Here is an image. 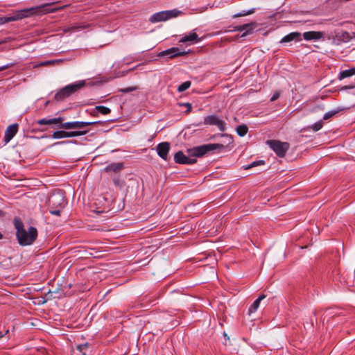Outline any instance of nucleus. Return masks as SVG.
Instances as JSON below:
<instances>
[{
	"instance_id": "obj_38",
	"label": "nucleus",
	"mask_w": 355,
	"mask_h": 355,
	"mask_svg": "<svg viewBox=\"0 0 355 355\" xmlns=\"http://www.w3.org/2000/svg\"><path fill=\"white\" fill-rule=\"evenodd\" d=\"M70 142H71L70 141H63L60 142L59 144H69Z\"/></svg>"
},
{
	"instance_id": "obj_9",
	"label": "nucleus",
	"mask_w": 355,
	"mask_h": 355,
	"mask_svg": "<svg viewBox=\"0 0 355 355\" xmlns=\"http://www.w3.org/2000/svg\"><path fill=\"white\" fill-rule=\"evenodd\" d=\"M88 132V130H75V131H64V130H58L55 131L52 137L55 139H62V138H71L74 137H79L82 135H85Z\"/></svg>"
},
{
	"instance_id": "obj_30",
	"label": "nucleus",
	"mask_w": 355,
	"mask_h": 355,
	"mask_svg": "<svg viewBox=\"0 0 355 355\" xmlns=\"http://www.w3.org/2000/svg\"><path fill=\"white\" fill-rule=\"evenodd\" d=\"M338 112V110H331L326 112L323 116V120H328L332 116H335Z\"/></svg>"
},
{
	"instance_id": "obj_15",
	"label": "nucleus",
	"mask_w": 355,
	"mask_h": 355,
	"mask_svg": "<svg viewBox=\"0 0 355 355\" xmlns=\"http://www.w3.org/2000/svg\"><path fill=\"white\" fill-rule=\"evenodd\" d=\"M63 118L58 117V118H52V119H46L43 118L39 119L36 121L37 125H53L55 124L58 125V128H60V124H62Z\"/></svg>"
},
{
	"instance_id": "obj_8",
	"label": "nucleus",
	"mask_w": 355,
	"mask_h": 355,
	"mask_svg": "<svg viewBox=\"0 0 355 355\" xmlns=\"http://www.w3.org/2000/svg\"><path fill=\"white\" fill-rule=\"evenodd\" d=\"M101 121H71L66 122L60 124V128L69 130V129H80L89 125L100 124Z\"/></svg>"
},
{
	"instance_id": "obj_16",
	"label": "nucleus",
	"mask_w": 355,
	"mask_h": 355,
	"mask_svg": "<svg viewBox=\"0 0 355 355\" xmlns=\"http://www.w3.org/2000/svg\"><path fill=\"white\" fill-rule=\"evenodd\" d=\"M324 37V33L320 31H307L304 33L303 37L305 40H318Z\"/></svg>"
},
{
	"instance_id": "obj_31",
	"label": "nucleus",
	"mask_w": 355,
	"mask_h": 355,
	"mask_svg": "<svg viewBox=\"0 0 355 355\" xmlns=\"http://www.w3.org/2000/svg\"><path fill=\"white\" fill-rule=\"evenodd\" d=\"M52 64H55V61L53 60L44 61L40 64V66H49V65H52Z\"/></svg>"
},
{
	"instance_id": "obj_5",
	"label": "nucleus",
	"mask_w": 355,
	"mask_h": 355,
	"mask_svg": "<svg viewBox=\"0 0 355 355\" xmlns=\"http://www.w3.org/2000/svg\"><path fill=\"white\" fill-rule=\"evenodd\" d=\"M85 85V81L81 80L78 83L67 85L55 94L54 98L57 101H62L84 87Z\"/></svg>"
},
{
	"instance_id": "obj_40",
	"label": "nucleus",
	"mask_w": 355,
	"mask_h": 355,
	"mask_svg": "<svg viewBox=\"0 0 355 355\" xmlns=\"http://www.w3.org/2000/svg\"><path fill=\"white\" fill-rule=\"evenodd\" d=\"M3 239V234H1V232H0V239Z\"/></svg>"
},
{
	"instance_id": "obj_17",
	"label": "nucleus",
	"mask_w": 355,
	"mask_h": 355,
	"mask_svg": "<svg viewBox=\"0 0 355 355\" xmlns=\"http://www.w3.org/2000/svg\"><path fill=\"white\" fill-rule=\"evenodd\" d=\"M255 26H256V24L252 22V23H249V24L237 26L235 28V31H241V32L245 31L244 33L242 35V36H245L248 34L252 33V32L254 30V28H255Z\"/></svg>"
},
{
	"instance_id": "obj_10",
	"label": "nucleus",
	"mask_w": 355,
	"mask_h": 355,
	"mask_svg": "<svg viewBox=\"0 0 355 355\" xmlns=\"http://www.w3.org/2000/svg\"><path fill=\"white\" fill-rule=\"evenodd\" d=\"M204 124L209 125H216L218 127V130L221 132H224L225 130V122L220 119L217 115L212 114L209 115L205 117L204 119Z\"/></svg>"
},
{
	"instance_id": "obj_35",
	"label": "nucleus",
	"mask_w": 355,
	"mask_h": 355,
	"mask_svg": "<svg viewBox=\"0 0 355 355\" xmlns=\"http://www.w3.org/2000/svg\"><path fill=\"white\" fill-rule=\"evenodd\" d=\"M135 89V88H134V87H128V88L123 89L121 91L123 92L127 93V92L134 91Z\"/></svg>"
},
{
	"instance_id": "obj_6",
	"label": "nucleus",
	"mask_w": 355,
	"mask_h": 355,
	"mask_svg": "<svg viewBox=\"0 0 355 355\" xmlns=\"http://www.w3.org/2000/svg\"><path fill=\"white\" fill-rule=\"evenodd\" d=\"M182 12L177 9L158 12L150 16L149 18V21L153 24L160 21H165L170 19L177 17Z\"/></svg>"
},
{
	"instance_id": "obj_39",
	"label": "nucleus",
	"mask_w": 355,
	"mask_h": 355,
	"mask_svg": "<svg viewBox=\"0 0 355 355\" xmlns=\"http://www.w3.org/2000/svg\"><path fill=\"white\" fill-rule=\"evenodd\" d=\"M353 87H354V86H345L344 88L345 89H352Z\"/></svg>"
},
{
	"instance_id": "obj_2",
	"label": "nucleus",
	"mask_w": 355,
	"mask_h": 355,
	"mask_svg": "<svg viewBox=\"0 0 355 355\" xmlns=\"http://www.w3.org/2000/svg\"><path fill=\"white\" fill-rule=\"evenodd\" d=\"M53 4H54V3H44L35 7L16 10L14 12V15L12 16L0 17V25H3L11 21L21 20L24 18H28L33 16H38L46 13L55 12L62 8H50L49 6Z\"/></svg>"
},
{
	"instance_id": "obj_1",
	"label": "nucleus",
	"mask_w": 355,
	"mask_h": 355,
	"mask_svg": "<svg viewBox=\"0 0 355 355\" xmlns=\"http://www.w3.org/2000/svg\"><path fill=\"white\" fill-rule=\"evenodd\" d=\"M225 148V146L220 144H207L188 149L187 153L189 156L185 155L182 151L177 152L174 155V161L180 164H193L197 160L196 158L190 157H202L210 151L220 150Z\"/></svg>"
},
{
	"instance_id": "obj_27",
	"label": "nucleus",
	"mask_w": 355,
	"mask_h": 355,
	"mask_svg": "<svg viewBox=\"0 0 355 355\" xmlns=\"http://www.w3.org/2000/svg\"><path fill=\"white\" fill-rule=\"evenodd\" d=\"M191 85V83L190 81H185L178 86V91L180 92H184L190 87Z\"/></svg>"
},
{
	"instance_id": "obj_28",
	"label": "nucleus",
	"mask_w": 355,
	"mask_h": 355,
	"mask_svg": "<svg viewBox=\"0 0 355 355\" xmlns=\"http://www.w3.org/2000/svg\"><path fill=\"white\" fill-rule=\"evenodd\" d=\"M264 164H265V162L263 160L254 161V162H252L251 164L244 166V168L250 169V168H252L257 166L263 165Z\"/></svg>"
},
{
	"instance_id": "obj_21",
	"label": "nucleus",
	"mask_w": 355,
	"mask_h": 355,
	"mask_svg": "<svg viewBox=\"0 0 355 355\" xmlns=\"http://www.w3.org/2000/svg\"><path fill=\"white\" fill-rule=\"evenodd\" d=\"M266 297V295L264 294H261V295H259V297L257 300H255L252 304L250 306L248 309V313L250 314L254 313L258 309L261 301L265 299Z\"/></svg>"
},
{
	"instance_id": "obj_11",
	"label": "nucleus",
	"mask_w": 355,
	"mask_h": 355,
	"mask_svg": "<svg viewBox=\"0 0 355 355\" xmlns=\"http://www.w3.org/2000/svg\"><path fill=\"white\" fill-rule=\"evenodd\" d=\"M186 51H181L178 47H172L165 51L159 53V57L167 56L168 58L172 59L178 56H182L187 55Z\"/></svg>"
},
{
	"instance_id": "obj_12",
	"label": "nucleus",
	"mask_w": 355,
	"mask_h": 355,
	"mask_svg": "<svg viewBox=\"0 0 355 355\" xmlns=\"http://www.w3.org/2000/svg\"><path fill=\"white\" fill-rule=\"evenodd\" d=\"M353 37L351 36L350 33L345 31H336L334 32V40L337 41L338 43L340 42H347L351 40L352 38H355V33H352Z\"/></svg>"
},
{
	"instance_id": "obj_20",
	"label": "nucleus",
	"mask_w": 355,
	"mask_h": 355,
	"mask_svg": "<svg viewBox=\"0 0 355 355\" xmlns=\"http://www.w3.org/2000/svg\"><path fill=\"white\" fill-rule=\"evenodd\" d=\"M111 112L110 109L103 105L96 106L95 110L92 111L90 114L93 116H97L98 112L103 115L110 114Z\"/></svg>"
},
{
	"instance_id": "obj_3",
	"label": "nucleus",
	"mask_w": 355,
	"mask_h": 355,
	"mask_svg": "<svg viewBox=\"0 0 355 355\" xmlns=\"http://www.w3.org/2000/svg\"><path fill=\"white\" fill-rule=\"evenodd\" d=\"M13 223L16 229V237L20 245H29L35 242L37 237V230L35 227L31 226L26 231L21 220L17 218L14 219Z\"/></svg>"
},
{
	"instance_id": "obj_25",
	"label": "nucleus",
	"mask_w": 355,
	"mask_h": 355,
	"mask_svg": "<svg viewBox=\"0 0 355 355\" xmlns=\"http://www.w3.org/2000/svg\"><path fill=\"white\" fill-rule=\"evenodd\" d=\"M236 130L239 136L243 137L247 134L248 131V128L246 125L242 124L237 126Z\"/></svg>"
},
{
	"instance_id": "obj_34",
	"label": "nucleus",
	"mask_w": 355,
	"mask_h": 355,
	"mask_svg": "<svg viewBox=\"0 0 355 355\" xmlns=\"http://www.w3.org/2000/svg\"><path fill=\"white\" fill-rule=\"evenodd\" d=\"M184 105L187 107V110L186 112L187 113L190 112L191 110V108H192L191 105L189 103H186L184 104Z\"/></svg>"
},
{
	"instance_id": "obj_37",
	"label": "nucleus",
	"mask_w": 355,
	"mask_h": 355,
	"mask_svg": "<svg viewBox=\"0 0 355 355\" xmlns=\"http://www.w3.org/2000/svg\"><path fill=\"white\" fill-rule=\"evenodd\" d=\"M113 181L115 184L119 185V179H114Z\"/></svg>"
},
{
	"instance_id": "obj_23",
	"label": "nucleus",
	"mask_w": 355,
	"mask_h": 355,
	"mask_svg": "<svg viewBox=\"0 0 355 355\" xmlns=\"http://www.w3.org/2000/svg\"><path fill=\"white\" fill-rule=\"evenodd\" d=\"M353 75H355V67L341 71L339 73L338 78L340 80H342L345 78L351 77Z\"/></svg>"
},
{
	"instance_id": "obj_4",
	"label": "nucleus",
	"mask_w": 355,
	"mask_h": 355,
	"mask_svg": "<svg viewBox=\"0 0 355 355\" xmlns=\"http://www.w3.org/2000/svg\"><path fill=\"white\" fill-rule=\"evenodd\" d=\"M64 196L61 193H54L51 195L48 200L49 212L55 216H60L64 207Z\"/></svg>"
},
{
	"instance_id": "obj_24",
	"label": "nucleus",
	"mask_w": 355,
	"mask_h": 355,
	"mask_svg": "<svg viewBox=\"0 0 355 355\" xmlns=\"http://www.w3.org/2000/svg\"><path fill=\"white\" fill-rule=\"evenodd\" d=\"M123 168V163H115L112 164L108 166H107L105 168V171H113V172H117L120 170H121Z\"/></svg>"
},
{
	"instance_id": "obj_13",
	"label": "nucleus",
	"mask_w": 355,
	"mask_h": 355,
	"mask_svg": "<svg viewBox=\"0 0 355 355\" xmlns=\"http://www.w3.org/2000/svg\"><path fill=\"white\" fill-rule=\"evenodd\" d=\"M157 152L158 155L164 160H167L168 154L170 150V144L168 142H162L157 146Z\"/></svg>"
},
{
	"instance_id": "obj_33",
	"label": "nucleus",
	"mask_w": 355,
	"mask_h": 355,
	"mask_svg": "<svg viewBox=\"0 0 355 355\" xmlns=\"http://www.w3.org/2000/svg\"><path fill=\"white\" fill-rule=\"evenodd\" d=\"M279 97V93L278 92H275L270 98V101H275Z\"/></svg>"
},
{
	"instance_id": "obj_14",
	"label": "nucleus",
	"mask_w": 355,
	"mask_h": 355,
	"mask_svg": "<svg viewBox=\"0 0 355 355\" xmlns=\"http://www.w3.org/2000/svg\"><path fill=\"white\" fill-rule=\"evenodd\" d=\"M19 125L17 123L10 125L5 131L4 141L8 143L17 134Z\"/></svg>"
},
{
	"instance_id": "obj_32",
	"label": "nucleus",
	"mask_w": 355,
	"mask_h": 355,
	"mask_svg": "<svg viewBox=\"0 0 355 355\" xmlns=\"http://www.w3.org/2000/svg\"><path fill=\"white\" fill-rule=\"evenodd\" d=\"M14 65H15L14 63H9V64H7L6 65L1 66V67H0V71H3L5 69H8V68H10V67H12Z\"/></svg>"
},
{
	"instance_id": "obj_36",
	"label": "nucleus",
	"mask_w": 355,
	"mask_h": 355,
	"mask_svg": "<svg viewBox=\"0 0 355 355\" xmlns=\"http://www.w3.org/2000/svg\"><path fill=\"white\" fill-rule=\"evenodd\" d=\"M53 60L55 61V64H59V63H61L63 62V60L61 59Z\"/></svg>"
},
{
	"instance_id": "obj_18",
	"label": "nucleus",
	"mask_w": 355,
	"mask_h": 355,
	"mask_svg": "<svg viewBox=\"0 0 355 355\" xmlns=\"http://www.w3.org/2000/svg\"><path fill=\"white\" fill-rule=\"evenodd\" d=\"M201 40L198 37V35L196 33H190L189 35H186L182 37L180 42L186 43L188 42H191L192 43H198L200 42Z\"/></svg>"
},
{
	"instance_id": "obj_7",
	"label": "nucleus",
	"mask_w": 355,
	"mask_h": 355,
	"mask_svg": "<svg viewBox=\"0 0 355 355\" xmlns=\"http://www.w3.org/2000/svg\"><path fill=\"white\" fill-rule=\"evenodd\" d=\"M266 144L279 157H284L290 147L288 143L279 140H268Z\"/></svg>"
},
{
	"instance_id": "obj_26",
	"label": "nucleus",
	"mask_w": 355,
	"mask_h": 355,
	"mask_svg": "<svg viewBox=\"0 0 355 355\" xmlns=\"http://www.w3.org/2000/svg\"><path fill=\"white\" fill-rule=\"evenodd\" d=\"M255 10H256L255 8H252L248 10H242L241 12L234 15L233 17L238 18V17H244V16H247V15L253 14Z\"/></svg>"
},
{
	"instance_id": "obj_22",
	"label": "nucleus",
	"mask_w": 355,
	"mask_h": 355,
	"mask_svg": "<svg viewBox=\"0 0 355 355\" xmlns=\"http://www.w3.org/2000/svg\"><path fill=\"white\" fill-rule=\"evenodd\" d=\"M87 344L78 345L76 349L71 352V355H86L85 350L87 349Z\"/></svg>"
},
{
	"instance_id": "obj_19",
	"label": "nucleus",
	"mask_w": 355,
	"mask_h": 355,
	"mask_svg": "<svg viewBox=\"0 0 355 355\" xmlns=\"http://www.w3.org/2000/svg\"><path fill=\"white\" fill-rule=\"evenodd\" d=\"M301 34L298 32H293V33H291L288 35H286V36H284L282 40H281V43H286V42H291L293 40H298V41H300L301 40Z\"/></svg>"
},
{
	"instance_id": "obj_29",
	"label": "nucleus",
	"mask_w": 355,
	"mask_h": 355,
	"mask_svg": "<svg viewBox=\"0 0 355 355\" xmlns=\"http://www.w3.org/2000/svg\"><path fill=\"white\" fill-rule=\"evenodd\" d=\"M323 126V122L322 120H320L318 121H317L316 123H315L314 124H313L311 126V128L314 131V132H317L318 130H320Z\"/></svg>"
}]
</instances>
